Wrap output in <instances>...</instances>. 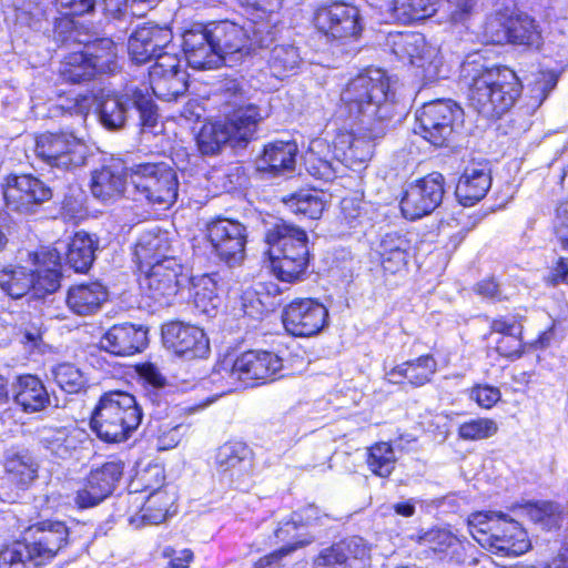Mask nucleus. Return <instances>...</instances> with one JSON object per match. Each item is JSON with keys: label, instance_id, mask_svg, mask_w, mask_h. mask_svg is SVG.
<instances>
[{"label": "nucleus", "instance_id": "nucleus-1", "mask_svg": "<svg viewBox=\"0 0 568 568\" xmlns=\"http://www.w3.org/2000/svg\"><path fill=\"white\" fill-rule=\"evenodd\" d=\"M460 83L468 90L469 105L486 119L508 112L521 93L516 73L507 67H488L478 53L460 65Z\"/></svg>", "mask_w": 568, "mask_h": 568}, {"label": "nucleus", "instance_id": "nucleus-2", "mask_svg": "<svg viewBox=\"0 0 568 568\" xmlns=\"http://www.w3.org/2000/svg\"><path fill=\"white\" fill-rule=\"evenodd\" d=\"M393 92L389 79L382 69H367L352 79L341 93L342 109L371 132L384 133L383 122L393 115Z\"/></svg>", "mask_w": 568, "mask_h": 568}, {"label": "nucleus", "instance_id": "nucleus-3", "mask_svg": "<svg viewBox=\"0 0 568 568\" xmlns=\"http://www.w3.org/2000/svg\"><path fill=\"white\" fill-rule=\"evenodd\" d=\"M268 244L271 267L282 282L302 281L310 263L308 237L306 232L287 223H277L265 234Z\"/></svg>", "mask_w": 568, "mask_h": 568}, {"label": "nucleus", "instance_id": "nucleus-4", "mask_svg": "<svg viewBox=\"0 0 568 568\" xmlns=\"http://www.w3.org/2000/svg\"><path fill=\"white\" fill-rule=\"evenodd\" d=\"M142 417V409L133 395L111 390L100 397L92 412L90 426L101 440L121 443L138 429Z\"/></svg>", "mask_w": 568, "mask_h": 568}, {"label": "nucleus", "instance_id": "nucleus-5", "mask_svg": "<svg viewBox=\"0 0 568 568\" xmlns=\"http://www.w3.org/2000/svg\"><path fill=\"white\" fill-rule=\"evenodd\" d=\"M359 130L364 131L362 136L352 132L339 133L333 142V151L323 156L320 153L329 146L322 140L313 141L307 160L311 173L320 179L331 180L342 165L354 169L355 165L368 161L373 154L372 140L377 136H371V132L362 125Z\"/></svg>", "mask_w": 568, "mask_h": 568}, {"label": "nucleus", "instance_id": "nucleus-6", "mask_svg": "<svg viewBox=\"0 0 568 568\" xmlns=\"http://www.w3.org/2000/svg\"><path fill=\"white\" fill-rule=\"evenodd\" d=\"M468 526L473 538L496 555L517 557L530 547L527 532L503 513H474L468 517Z\"/></svg>", "mask_w": 568, "mask_h": 568}, {"label": "nucleus", "instance_id": "nucleus-7", "mask_svg": "<svg viewBox=\"0 0 568 568\" xmlns=\"http://www.w3.org/2000/svg\"><path fill=\"white\" fill-rule=\"evenodd\" d=\"M225 103L232 111L223 121L232 138V146L244 148L255 136L257 125L268 116L251 95V88L243 79H226L221 85Z\"/></svg>", "mask_w": 568, "mask_h": 568}, {"label": "nucleus", "instance_id": "nucleus-8", "mask_svg": "<svg viewBox=\"0 0 568 568\" xmlns=\"http://www.w3.org/2000/svg\"><path fill=\"white\" fill-rule=\"evenodd\" d=\"M133 111L139 114L142 133L156 125L158 108L148 87L126 85L121 93L105 97L99 105L100 121L109 130L122 129Z\"/></svg>", "mask_w": 568, "mask_h": 568}, {"label": "nucleus", "instance_id": "nucleus-9", "mask_svg": "<svg viewBox=\"0 0 568 568\" xmlns=\"http://www.w3.org/2000/svg\"><path fill=\"white\" fill-rule=\"evenodd\" d=\"M133 199L163 207L178 199L179 182L175 171L165 163H139L130 166Z\"/></svg>", "mask_w": 568, "mask_h": 568}, {"label": "nucleus", "instance_id": "nucleus-10", "mask_svg": "<svg viewBox=\"0 0 568 568\" xmlns=\"http://www.w3.org/2000/svg\"><path fill=\"white\" fill-rule=\"evenodd\" d=\"M282 367V358L276 354L248 351L237 356L232 364L223 363L213 377L220 375L225 381V392H233L253 386L255 381H272Z\"/></svg>", "mask_w": 568, "mask_h": 568}, {"label": "nucleus", "instance_id": "nucleus-11", "mask_svg": "<svg viewBox=\"0 0 568 568\" xmlns=\"http://www.w3.org/2000/svg\"><path fill=\"white\" fill-rule=\"evenodd\" d=\"M463 109L453 100H434L417 110L416 132L433 145L443 146L463 122Z\"/></svg>", "mask_w": 568, "mask_h": 568}, {"label": "nucleus", "instance_id": "nucleus-12", "mask_svg": "<svg viewBox=\"0 0 568 568\" xmlns=\"http://www.w3.org/2000/svg\"><path fill=\"white\" fill-rule=\"evenodd\" d=\"M36 153L50 166L69 171L85 164L88 146L72 132H45L36 140Z\"/></svg>", "mask_w": 568, "mask_h": 568}, {"label": "nucleus", "instance_id": "nucleus-13", "mask_svg": "<svg viewBox=\"0 0 568 568\" xmlns=\"http://www.w3.org/2000/svg\"><path fill=\"white\" fill-rule=\"evenodd\" d=\"M205 236L213 253L229 266L240 265L245 257L247 231L236 220L216 217L206 223Z\"/></svg>", "mask_w": 568, "mask_h": 568}, {"label": "nucleus", "instance_id": "nucleus-14", "mask_svg": "<svg viewBox=\"0 0 568 568\" xmlns=\"http://www.w3.org/2000/svg\"><path fill=\"white\" fill-rule=\"evenodd\" d=\"M392 50L400 60L422 70L423 78L433 82L442 77L443 61L439 50L426 42L418 32L399 33L392 37Z\"/></svg>", "mask_w": 568, "mask_h": 568}, {"label": "nucleus", "instance_id": "nucleus-15", "mask_svg": "<svg viewBox=\"0 0 568 568\" xmlns=\"http://www.w3.org/2000/svg\"><path fill=\"white\" fill-rule=\"evenodd\" d=\"M142 272L144 273L142 287L161 305H169L171 298L190 281L175 257L162 258L161 262L152 264Z\"/></svg>", "mask_w": 568, "mask_h": 568}, {"label": "nucleus", "instance_id": "nucleus-16", "mask_svg": "<svg viewBox=\"0 0 568 568\" xmlns=\"http://www.w3.org/2000/svg\"><path fill=\"white\" fill-rule=\"evenodd\" d=\"M8 210L20 214H31L50 200L52 191L41 180L32 175H9L2 187Z\"/></svg>", "mask_w": 568, "mask_h": 568}, {"label": "nucleus", "instance_id": "nucleus-17", "mask_svg": "<svg viewBox=\"0 0 568 568\" xmlns=\"http://www.w3.org/2000/svg\"><path fill=\"white\" fill-rule=\"evenodd\" d=\"M444 176L434 172L412 183L400 200V210L408 220H417L430 214L443 201Z\"/></svg>", "mask_w": 568, "mask_h": 568}, {"label": "nucleus", "instance_id": "nucleus-18", "mask_svg": "<svg viewBox=\"0 0 568 568\" xmlns=\"http://www.w3.org/2000/svg\"><path fill=\"white\" fill-rule=\"evenodd\" d=\"M150 88L153 94L165 101L176 100L189 88L186 70L175 53L159 54L149 71Z\"/></svg>", "mask_w": 568, "mask_h": 568}, {"label": "nucleus", "instance_id": "nucleus-19", "mask_svg": "<svg viewBox=\"0 0 568 568\" xmlns=\"http://www.w3.org/2000/svg\"><path fill=\"white\" fill-rule=\"evenodd\" d=\"M69 531L62 521H40L29 526L21 539L36 559V565H45L68 544Z\"/></svg>", "mask_w": 568, "mask_h": 568}, {"label": "nucleus", "instance_id": "nucleus-20", "mask_svg": "<svg viewBox=\"0 0 568 568\" xmlns=\"http://www.w3.org/2000/svg\"><path fill=\"white\" fill-rule=\"evenodd\" d=\"M314 23L320 32L335 40L357 38L362 31L358 9L344 2L320 8Z\"/></svg>", "mask_w": 568, "mask_h": 568}, {"label": "nucleus", "instance_id": "nucleus-21", "mask_svg": "<svg viewBox=\"0 0 568 568\" xmlns=\"http://www.w3.org/2000/svg\"><path fill=\"white\" fill-rule=\"evenodd\" d=\"M326 307L312 298H298L291 302L283 311L285 329L294 336H312L320 333L327 324Z\"/></svg>", "mask_w": 568, "mask_h": 568}, {"label": "nucleus", "instance_id": "nucleus-22", "mask_svg": "<svg viewBox=\"0 0 568 568\" xmlns=\"http://www.w3.org/2000/svg\"><path fill=\"white\" fill-rule=\"evenodd\" d=\"M123 469V463L108 462L91 470L83 488L77 493L74 501L78 507H94L109 497L120 481Z\"/></svg>", "mask_w": 568, "mask_h": 568}, {"label": "nucleus", "instance_id": "nucleus-23", "mask_svg": "<svg viewBox=\"0 0 568 568\" xmlns=\"http://www.w3.org/2000/svg\"><path fill=\"white\" fill-rule=\"evenodd\" d=\"M183 51L189 65L196 70L216 69L223 64L222 53L216 51L211 27L195 24L183 33Z\"/></svg>", "mask_w": 568, "mask_h": 568}, {"label": "nucleus", "instance_id": "nucleus-24", "mask_svg": "<svg viewBox=\"0 0 568 568\" xmlns=\"http://www.w3.org/2000/svg\"><path fill=\"white\" fill-rule=\"evenodd\" d=\"M172 38V31L168 27L151 23L138 27L128 41L131 60L136 64L156 60L159 54L165 52L164 49L171 43Z\"/></svg>", "mask_w": 568, "mask_h": 568}, {"label": "nucleus", "instance_id": "nucleus-25", "mask_svg": "<svg viewBox=\"0 0 568 568\" xmlns=\"http://www.w3.org/2000/svg\"><path fill=\"white\" fill-rule=\"evenodd\" d=\"M29 260L36 266L32 270V297L44 298L60 287L61 277V254L58 247L41 248L38 252H30Z\"/></svg>", "mask_w": 568, "mask_h": 568}, {"label": "nucleus", "instance_id": "nucleus-26", "mask_svg": "<svg viewBox=\"0 0 568 568\" xmlns=\"http://www.w3.org/2000/svg\"><path fill=\"white\" fill-rule=\"evenodd\" d=\"M162 334L165 344L186 359L202 358L210 352L209 339L197 326L173 322L163 326Z\"/></svg>", "mask_w": 568, "mask_h": 568}, {"label": "nucleus", "instance_id": "nucleus-27", "mask_svg": "<svg viewBox=\"0 0 568 568\" xmlns=\"http://www.w3.org/2000/svg\"><path fill=\"white\" fill-rule=\"evenodd\" d=\"M128 178L130 179V166L120 159H112L92 172L91 193L101 202H113L124 194Z\"/></svg>", "mask_w": 568, "mask_h": 568}, {"label": "nucleus", "instance_id": "nucleus-28", "mask_svg": "<svg viewBox=\"0 0 568 568\" xmlns=\"http://www.w3.org/2000/svg\"><path fill=\"white\" fill-rule=\"evenodd\" d=\"M211 37L223 58V63H232L250 53L245 26L231 21H221L211 26Z\"/></svg>", "mask_w": 568, "mask_h": 568}, {"label": "nucleus", "instance_id": "nucleus-29", "mask_svg": "<svg viewBox=\"0 0 568 568\" xmlns=\"http://www.w3.org/2000/svg\"><path fill=\"white\" fill-rule=\"evenodd\" d=\"M100 344L102 349L111 354L130 356L143 351L146 346V331L129 323L116 324L106 331Z\"/></svg>", "mask_w": 568, "mask_h": 568}, {"label": "nucleus", "instance_id": "nucleus-30", "mask_svg": "<svg viewBox=\"0 0 568 568\" xmlns=\"http://www.w3.org/2000/svg\"><path fill=\"white\" fill-rule=\"evenodd\" d=\"M296 154L297 145L294 142L268 143L256 159V170L268 178L284 176L294 171Z\"/></svg>", "mask_w": 568, "mask_h": 568}, {"label": "nucleus", "instance_id": "nucleus-31", "mask_svg": "<svg viewBox=\"0 0 568 568\" xmlns=\"http://www.w3.org/2000/svg\"><path fill=\"white\" fill-rule=\"evenodd\" d=\"M376 253L385 274H402L410 257V241L397 232L386 233L381 237Z\"/></svg>", "mask_w": 568, "mask_h": 568}, {"label": "nucleus", "instance_id": "nucleus-32", "mask_svg": "<svg viewBox=\"0 0 568 568\" xmlns=\"http://www.w3.org/2000/svg\"><path fill=\"white\" fill-rule=\"evenodd\" d=\"M417 542L427 547L442 560L462 565L467 560V546L445 528H432L417 536Z\"/></svg>", "mask_w": 568, "mask_h": 568}, {"label": "nucleus", "instance_id": "nucleus-33", "mask_svg": "<svg viewBox=\"0 0 568 568\" xmlns=\"http://www.w3.org/2000/svg\"><path fill=\"white\" fill-rule=\"evenodd\" d=\"M491 186L490 170L485 163L467 166L456 185V196L464 206H471L485 197Z\"/></svg>", "mask_w": 568, "mask_h": 568}, {"label": "nucleus", "instance_id": "nucleus-34", "mask_svg": "<svg viewBox=\"0 0 568 568\" xmlns=\"http://www.w3.org/2000/svg\"><path fill=\"white\" fill-rule=\"evenodd\" d=\"M106 300V288L99 282H90L71 286L65 302L72 313L89 316L95 314Z\"/></svg>", "mask_w": 568, "mask_h": 568}, {"label": "nucleus", "instance_id": "nucleus-35", "mask_svg": "<svg viewBox=\"0 0 568 568\" xmlns=\"http://www.w3.org/2000/svg\"><path fill=\"white\" fill-rule=\"evenodd\" d=\"M169 252L168 233L158 227L142 232L134 246V256L141 271L170 257Z\"/></svg>", "mask_w": 568, "mask_h": 568}, {"label": "nucleus", "instance_id": "nucleus-36", "mask_svg": "<svg viewBox=\"0 0 568 568\" xmlns=\"http://www.w3.org/2000/svg\"><path fill=\"white\" fill-rule=\"evenodd\" d=\"M13 398L14 403L28 414L41 412L51 404L45 386L33 375L18 377Z\"/></svg>", "mask_w": 568, "mask_h": 568}, {"label": "nucleus", "instance_id": "nucleus-37", "mask_svg": "<svg viewBox=\"0 0 568 568\" xmlns=\"http://www.w3.org/2000/svg\"><path fill=\"white\" fill-rule=\"evenodd\" d=\"M215 460L221 471L241 477L253 468V452L242 442H227L217 449Z\"/></svg>", "mask_w": 568, "mask_h": 568}, {"label": "nucleus", "instance_id": "nucleus-38", "mask_svg": "<svg viewBox=\"0 0 568 568\" xmlns=\"http://www.w3.org/2000/svg\"><path fill=\"white\" fill-rule=\"evenodd\" d=\"M263 16L251 13L245 23L250 50L270 47L278 33L280 12H275V18L268 13Z\"/></svg>", "mask_w": 568, "mask_h": 568}, {"label": "nucleus", "instance_id": "nucleus-39", "mask_svg": "<svg viewBox=\"0 0 568 568\" xmlns=\"http://www.w3.org/2000/svg\"><path fill=\"white\" fill-rule=\"evenodd\" d=\"M84 51L95 75L112 74L119 70L118 49L111 39L102 38L84 43Z\"/></svg>", "mask_w": 568, "mask_h": 568}, {"label": "nucleus", "instance_id": "nucleus-40", "mask_svg": "<svg viewBox=\"0 0 568 568\" xmlns=\"http://www.w3.org/2000/svg\"><path fill=\"white\" fill-rule=\"evenodd\" d=\"M97 242L91 235L78 232L67 245V263L78 273H85L95 258Z\"/></svg>", "mask_w": 568, "mask_h": 568}, {"label": "nucleus", "instance_id": "nucleus-41", "mask_svg": "<svg viewBox=\"0 0 568 568\" xmlns=\"http://www.w3.org/2000/svg\"><path fill=\"white\" fill-rule=\"evenodd\" d=\"M32 270L9 265L0 270V290L11 298H21L32 290Z\"/></svg>", "mask_w": 568, "mask_h": 568}, {"label": "nucleus", "instance_id": "nucleus-42", "mask_svg": "<svg viewBox=\"0 0 568 568\" xmlns=\"http://www.w3.org/2000/svg\"><path fill=\"white\" fill-rule=\"evenodd\" d=\"M283 202L292 213L311 220L320 219L325 207L323 194L315 190H302L283 199Z\"/></svg>", "mask_w": 568, "mask_h": 568}, {"label": "nucleus", "instance_id": "nucleus-43", "mask_svg": "<svg viewBox=\"0 0 568 568\" xmlns=\"http://www.w3.org/2000/svg\"><path fill=\"white\" fill-rule=\"evenodd\" d=\"M298 49L293 44L275 45L267 58V67L276 79H283L293 74L301 64Z\"/></svg>", "mask_w": 568, "mask_h": 568}, {"label": "nucleus", "instance_id": "nucleus-44", "mask_svg": "<svg viewBox=\"0 0 568 568\" xmlns=\"http://www.w3.org/2000/svg\"><path fill=\"white\" fill-rule=\"evenodd\" d=\"M196 143L203 155H215L226 143L232 145V138L223 121L209 122L201 128Z\"/></svg>", "mask_w": 568, "mask_h": 568}, {"label": "nucleus", "instance_id": "nucleus-45", "mask_svg": "<svg viewBox=\"0 0 568 568\" xmlns=\"http://www.w3.org/2000/svg\"><path fill=\"white\" fill-rule=\"evenodd\" d=\"M509 43L538 49L541 32L535 20L526 13L510 16Z\"/></svg>", "mask_w": 568, "mask_h": 568}, {"label": "nucleus", "instance_id": "nucleus-46", "mask_svg": "<svg viewBox=\"0 0 568 568\" xmlns=\"http://www.w3.org/2000/svg\"><path fill=\"white\" fill-rule=\"evenodd\" d=\"M61 78L70 83H81L95 77L85 51H74L64 58L60 67Z\"/></svg>", "mask_w": 568, "mask_h": 568}, {"label": "nucleus", "instance_id": "nucleus-47", "mask_svg": "<svg viewBox=\"0 0 568 568\" xmlns=\"http://www.w3.org/2000/svg\"><path fill=\"white\" fill-rule=\"evenodd\" d=\"M393 16L408 24L432 17L436 12L433 0H393Z\"/></svg>", "mask_w": 568, "mask_h": 568}, {"label": "nucleus", "instance_id": "nucleus-48", "mask_svg": "<svg viewBox=\"0 0 568 568\" xmlns=\"http://www.w3.org/2000/svg\"><path fill=\"white\" fill-rule=\"evenodd\" d=\"M193 303L195 307L207 315H211L220 304L217 281L214 275H202L193 284Z\"/></svg>", "mask_w": 568, "mask_h": 568}, {"label": "nucleus", "instance_id": "nucleus-49", "mask_svg": "<svg viewBox=\"0 0 568 568\" xmlns=\"http://www.w3.org/2000/svg\"><path fill=\"white\" fill-rule=\"evenodd\" d=\"M4 467L9 478L21 486L29 485L37 477L38 465L28 453L8 456Z\"/></svg>", "mask_w": 568, "mask_h": 568}, {"label": "nucleus", "instance_id": "nucleus-50", "mask_svg": "<svg viewBox=\"0 0 568 568\" xmlns=\"http://www.w3.org/2000/svg\"><path fill=\"white\" fill-rule=\"evenodd\" d=\"M40 443L52 456L61 459L71 457L77 444L64 427L44 429Z\"/></svg>", "mask_w": 568, "mask_h": 568}, {"label": "nucleus", "instance_id": "nucleus-51", "mask_svg": "<svg viewBox=\"0 0 568 568\" xmlns=\"http://www.w3.org/2000/svg\"><path fill=\"white\" fill-rule=\"evenodd\" d=\"M366 464L371 471L382 478H387L395 469L396 456L388 443H377L367 449Z\"/></svg>", "mask_w": 568, "mask_h": 568}, {"label": "nucleus", "instance_id": "nucleus-52", "mask_svg": "<svg viewBox=\"0 0 568 568\" xmlns=\"http://www.w3.org/2000/svg\"><path fill=\"white\" fill-rule=\"evenodd\" d=\"M173 504L172 497L165 490L151 493L141 509V519L146 525H159L163 523Z\"/></svg>", "mask_w": 568, "mask_h": 568}, {"label": "nucleus", "instance_id": "nucleus-53", "mask_svg": "<svg viewBox=\"0 0 568 568\" xmlns=\"http://www.w3.org/2000/svg\"><path fill=\"white\" fill-rule=\"evenodd\" d=\"M525 514L544 529H552L561 521L560 506L551 501L527 503L523 506Z\"/></svg>", "mask_w": 568, "mask_h": 568}, {"label": "nucleus", "instance_id": "nucleus-54", "mask_svg": "<svg viewBox=\"0 0 568 568\" xmlns=\"http://www.w3.org/2000/svg\"><path fill=\"white\" fill-rule=\"evenodd\" d=\"M36 559L21 540L6 545L0 550V568H37Z\"/></svg>", "mask_w": 568, "mask_h": 568}, {"label": "nucleus", "instance_id": "nucleus-55", "mask_svg": "<svg viewBox=\"0 0 568 568\" xmlns=\"http://www.w3.org/2000/svg\"><path fill=\"white\" fill-rule=\"evenodd\" d=\"M55 383L69 394H78L87 388L83 373L69 363L59 364L52 371Z\"/></svg>", "mask_w": 568, "mask_h": 568}, {"label": "nucleus", "instance_id": "nucleus-56", "mask_svg": "<svg viewBox=\"0 0 568 568\" xmlns=\"http://www.w3.org/2000/svg\"><path fill=\"white\" fill-rule=\"evenodd\" d=\"M405 363L407 379L414 386H422L428 383L437 369V363L432 355H423Z\"/></svg>", "mask_w": 568, "mask_h": 568}, {"label": "nucleus", "instance_id": "nucleus-57", "mask_svg": "<svg viewBox=\"0 0 568 568\" xmlns=\"http://www.w3.org/2000/svg\"><path fill=\"white\" fill-rule=\"evenodd\" d=\"M498 430L497 424L489 418H476L463 423L458 427V436L464 440H481L494 436Z\"/></svg>", "mask_w": 568, "mask_h": 568}, {"label": "nucleus", "instance_id": "nucleus-58", "mask_svg": "<svg viewBox=\"0 0 568 568\" xmlns=\"http://www.w3.org/2000/svg\"><path fill=\"white\" fill-rule=\"evenodd\" d=\"M510 16L498 12L487 19L484 36L488 42L503 44L509 42Z\"/></svg>", "mask_w": 568, "mask_h": 568}, {"label": "nucleus", "instance_id": "nucleus-59", "mask_svg": "<svg viewBox=\"0 0 568 568\" xmlns=\"http://www.w3.org/2000/svg\"><path fill=\"white\" fill-rule=\"evenodd\" d=\"M335 551H337L338 555H341V551L344 552L348 566H351L352 560H364L369 556L368 546L364 539L358 536H353L341 540L336 544Z\"/></svg>", "mask_w": 568, "mask_h": 568}, {"label": "nucleus", "instance_id": "nucleus-60", "mask_svg": "<svg viewBox=\"0 0 568 568\" xmlns=\"http://www.w3.org/2000/svg\"><path fill=\"white\" fill-rule=\"evenodd\" d=\"M164 481L163 470L160 466H149L142 471L138 473L136 483L141 484L142 489L151 490V493L155 490H161L160 487Z\"/></svg>", "mask_w": 568, "mask_h": 568}, {"label": "nucleus", "instance_id": "nucleus-61", "mask_svg": "<svg viewBox=\"0 0 568 568\" xmlns=\"http://www.w3.org/2000/svg\"><path fill=\"white\" fill-rule=\"evenodd\" d=\"M54 3L67 16H83L94 11L97 0H54Z\"/></svg>", "mask_w": 568, "mask_h": 568}, {"label": "nucleus", "instance_id": "nucleus-62", "mask_svg": "<svg viewBox=\"0 0 568 568\" xmlns=\"http://www.w3.org/2000/svg\"><path fill=\"white\" fill-rule=\"evenodd\" d=\"M310 540H300L294 545L283 546L278 550L264 556L255 562L254 568H278L280 560L300 547L308 545Z\"/></svg>", "mask_w": 568, "mask_h": 568}, {"label": "nucleus", "instance_id": "nucleus-63", "mask_svg": "<svg viewBox=\"0 0 568 568\" xmlns=\"http://www.w3.org/2000/svg\"><path fill=\"white\" fill-rule=\"evenodd\" d=\"M474 3V0H446L444 7L449 20L457 23L464 22L469 17Z\"/></svg>", "mask_w": 568, "mask_h": 568}, {"label": "nucleus", "instance_id": "nucleus-64", "mask_svg": "<svg viewBox=\"0 0 568 568\" xmlns=\"http://www.w3.org/2000/svg\"><path fill=\"white\" fill-rule=\"evenodd\" d=\"M470 397L484 408L493 407L500 399V390L489 385H478L471 389Z\"/></svg>", "mask_w": 568, "mask_h": 568}]
</instances>
